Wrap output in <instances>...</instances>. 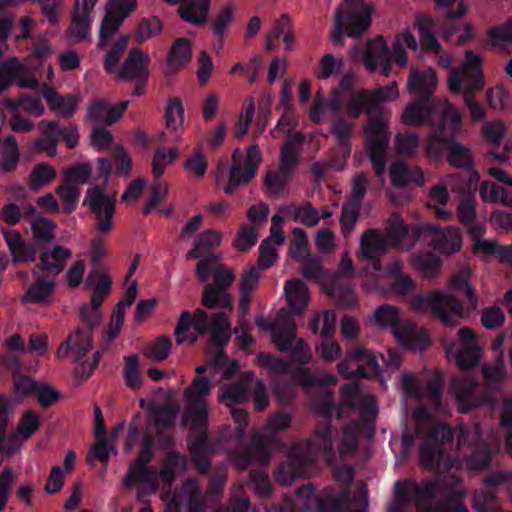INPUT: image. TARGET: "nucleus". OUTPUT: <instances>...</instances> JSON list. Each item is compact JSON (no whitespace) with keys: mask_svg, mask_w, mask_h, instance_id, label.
Here are the masks:
<instances>
[{"mask_svg":"<svg viewBox=\"0 0 512 512\" xmlns=\"http://www.w3.org/2000/svg\"><path fill=\"white\" fill-rule=\"evenodd\" d=\"M436 85L437 76L431 68L426 71H412L407 83L408 90L424 102L431 100Z\"/></svg>","mask_w":512,"mask_h":512,"instance_id":"bb28decb","label":"nucleus"},{"mask_svg":"<svg viewBox=\"0 0 512 512\" xmlns=\"http://www.w3.org/2000/svg\"><path fill=\"white\" fill-rule=\"evenodd\" d=\"M162 23L156 18L142 19L134 31V38L138 43H144L153 36H156L162 31Z\"/></svg>","mask_w":512,"mask_h":512,"instance_id":"e2e57ef3","label":"nucleus"},{"mask_svg":"<svg viewBox=\"0 0 512 512\" xmlns=\"http://www.w3.org/2000/svg\"><path fill=\"white\" fill-rule=\"evenodd\" d=\"M391 182L394 187L404 188L410 183L422 186L425 182L421 168L402 162H394L389 168Z\"/></svg>","mask_w":512,"mask_h":512,"instance_id":"c756f323","label":"nucleus"},{"mask_svg":"<svg viewBox=\"0 0 512 512\" xmlns=\"http://www.w3.org/2000/svg\"><path fill=\"white\" fill-rule=\"evenodd\" d=\"M330 132L335 137L343 157L347 159L351 154L350 138L354 132V123L346 120L343 114L334 115L330 123Z\"/></svg>","mask_w":512,"mask_h":512,"instance_id":"473e14b6","label":"nucleus"},{"mask_svg":"<svg viewBox=\"0 0 512 512\" xmlns=\"http://www.w3.org/2000/svg\"><path fill=\"white\" fill-rule=\"evenodd\" d=\"M178 156L179 150L176 147L156 149L151 161L152 175L155 178L162 177L165 170L174 163Z\"/></svg>","mask_w":512,"mask_h":512,"instance_id":"de8ad7c7","label":"nucleus"},{"mask_svg":"<svg viewBox=\"0 0 512 512\" xmlns=\"http://www.w3.org/2000/svg\"><path fill=\"white\" fill-rule=\"evenodd\" d=\"M472 507L476 512H500V501L493 490H476L472 495Z\"/></svg>","mask_w":512,"mask_h":512,"instance_id":"603ef678","label":"nucleus"},{"mask_svg":"<svg viewBox=\"0 0 512 512\" xmlns=\"http://www.w3.org/2000/svg\"><path fill=\"white\" fill-rule=\"evenodd\" d=\"M461 123L462 119L459 111L455 107L449 105L445 108L442 114L437 130L442 133H446V135H453V138H455L460 130Z\"/></svg>","mask_w":512,"mask_h":512,"instance_id":"bf43d9fd","label":"nucleus"},{"mask_svg":"<svg viewBox=\"0 0 512 512\" xmlns=\"http://www.w3.org/2000/svg\"><path fill=\"white\" fill-rule=\"evenodd\" d=\"M411 306L420 312L430 310L447 327L457 326L458 318H464L465 315L464 305L458 298L438 291L431 292L427 296L414 295Z\"/></svg>","mask_w":512,"mask_h":512,"instance_id":"6e6552de","label":"nucleus"},{"mask_svg":"<svg viewBox=\"0 0 512 512\" xmlns=\"http://www.w3.org/2000/svg\"><path fill=\"white\" fill-rule=\"evenodd\" d=\"M4 237L15 261L34 260V249L23 243L18 232L13 230L4 231Z\"/></svg>","mask_w":512,"mask_h":512,"instance_id":"09e8293b","label":"nucleus"},{"mask_svg":"<svg viewBox=\"0 0 512 512\" xmlns=\"http://www.w3.org/2000/svg\"><path fill=\"white\" fill-rule=\"evenodd\" d=\"M395 339L400 346L415 351H424L431 345L427 330L409 321L395 332Z\"/></svg>","mask_w":512,"mask_h":512,"instance_id":"5701e85b","label":"nucleus"},{"mask_svg":"<svg viewBox=\"0 0 512 512\" xmlns=\"http://www.w3.org/2000/svg\"><path fill=\"white\" fill-rule=\"evenodd\" d=\"M208 162L201 150H196L184 162L185 171L194 179L200 180L207 172Z\"/></svg>","mask_w":512,"mask_h":512,"instance_id":"680f3d73","label":"nucleus"},{"mask_svg":"<svg viewBox=\"0 0 512 512\" xmlns=\"http://www.w3.org/2000/svg\"><path fill=\"white\" fill-rule=\"evenodd\" d=\"M315 491L310 482L296 488V499L290 495V512H345L349 509L348 489L336 491L333 487H326L321 496L315 495Z\"/></svg>","mask_w":512,"mask_h":512,"instance_id":"20e7f679","label":"nucleus"},{"mask_svg":"<svg viewBox=\"0 0 512 512\" xmlns=\"http://www.w3.org/2000/svg\"><path fill=\"white\" fill-rule=\"evenodd\" d=\"M184 106L180 98L169 99L165 105V124L169 130L179 131L184 128Z\"/></svg>","mask_w":512,"mask_h":512,"instance_id":"8fccbe9b","label":"nucleus"},{"mask_svg":"<svg viewBox=\"0 0 512 512\" xmlns=\"http://www.w3.org/2000/svg\"><path fill=\"white\" fill-rule=\"evenodd\" d=\"M42 95L46 100L49 109L57 116L64 118L73 116L80 102V97L78 95H60L47 84L42 87Z\"/></svg>","mask_w":512,"mask_h":512,"instance_id":"393cba45","label":"nucleus"},{"mask_svg":"<svg viewBox=\"0 0 512 512\" xmlns=\"http://www.w3.org/2000/svg\"><path fill=\"white\" fill-rule=\"evenodd\" d=\"M288 141L282 144L281 160L279 164L271 165L265 176V191L270 197H280L284 194L288 183Z\"/></svg>","mask_w":512,"mask_h":512,"instance_id":"6ab92c4d","label":"nucleus"},{"mask_svg":"<svg viewBox=\"0 0 512 512\" xmlns=\"http://www.w3.org/2000/svg\"><path fill=\"white\" fill-rule=\"evenodd\" d=\"M440 491L438 479H425L418 484L413 479H406L404 483L397 480L394 484V500L389 506V512H402L403 508L414 501L418 512H437L434 501Z\"/></svg>","mask_w":512,"mask_h":512,"instance_id":"423d86ee","label":"nucleus"},{"mask_svg":"<svg viewBox=\"0 0 512 512\" xmlns=\"http://www.w3.org/2000/svg\"><path fill=\"white\" fill-rule=\"evenodd\" d=\"M387 246V239L384 233L377 229H368L361 236L358 257L375 261L374 269L378 270V259L386 253Z\"/></svg>","mask_w":512,"mask_h":512,"instance_id":"412c9836","label":"nucleus"},{"mask_svg":"<svg viewBox=\"0 0 512 512\" xmlns=\"http://www.w3.org/2000/svg\"><path fill=\"white\" fill-rule=\"evenodd\" d=\"M192 51L186 38L177 39L167 56L166 76H173L183 69L191 60Z\"/></svg>","mask_w":512,"mask_h":512,"instance_id":"7c9ffc66","label":"nucleus"},{"mask_svg":"<svg viewBox=\"0 0 512 512\" xmlns=\"http://www.w3.org/2000/svg\"><path fill=\"white\" fill-rule=\"evenodd\" d=\"M359 385L357 383L344 384L340 388L342 403L336 409L333 393L323 391L313 402V408L324 418L317 424L312 438L307 442V453L298 454L296 444L290 442V483L296 478H308L316 469V457L323 455L327 460L335 456L334 435L331 419L336 412V418L342 419L346 410H353L357 406Z\"/></svg>","mask_w":512,"mask_h":512,"instance_id":"f257e3e1","label":"nucleus"},{"mask_svg":"<svg viewBox=\"0 0 512 512\" xmlns=\"http://www.w3.org/2000/svg\"><path fill=\"white\" fill-rule=\"evenodd\" d=\"M260 162L261 153L256 146L249 147L246 153L235 149L229 171L225 172L222 168L217 170L216 185L221 187L225 194H232L239 186L255 177Z\"/></svg>","mask_w":512,"mask_h":512,"instance_id":"0eeeda50","label":"nucleus"},{"mask_svg":"<svg viewBox=\"0 0 512 512\" xmlns=\"http://www.w3.org/2000/svg\"><path fill=\"white\" fill-rule=\"evenodd\" d=\"M174 333L178 344L194 343L197 341V334L210 333L212 341L222 345L230 338L231 324L228 315L224 312L209 317L201 309L195 310L193 315L188 311H183Z\"/></svg>","mask_w":512,"mask_h":512,"instance_id":"7ed1b4c3","label":"nucleus"},{"mask_svg":"<svg viewBox=\"0 0 512 512\" xmlns=\"http://www.w3.org/2000/svg\"><path fill=\"white\" fill-rule=\"evenodd\" d=\"M466 86H474V89H482L484 86L482 59L471 50L465 52L461 70L452 72L448 77L451 93L459 94Z\"/></svg>","mask_w":512,"mask_h":512,"instance_id":"2eb2a0df","label":"nucleus"},{"mask_svg":"<svg viewBox=\"0 0 512 512\" xmlns=\"http://www.w3.org/2000/svg\"><path fill=\"white\" fill-rule=\"evenodd\" d=\"M34 277L36 281L28 288L23 300L32 303H49L55 288L54 282L42 274Z\"/></svg>","mask_w":512,"mask_h":512,"instance_id":"ea45409f","label":"nucleus"},{"mask_svg":"<svg viewBox=\"0 0 512 512\" xmlns=\"http://www.w3.org/2000/svg\"><path fill=\"white\" fill-rule=\"evenodd\" d=\"M196 274L202 280L206 281L212 274L215 283L213 285L227 290L235 280V275L231 268L219 263L216 255H210L198 262Z\"/></svg>","mask_w":512,"mask_h":512,"instance_id":"aec40b11","label":"nucleus"},{"mask_svg":"<svg viewBox=\"0 0 512 512\" xmlns=\"http://www.w3.org/2000/svg\"><path fill=\"white\" fill-rule=\"evenodd\" d=\"M255 103L254 100L248 98L244 101L242 109L239 113L238 120L235 125L234 135L236 138H242L248 132L250 124L254 118Z\"/></svg>","mask_w":512,"mask_h":512,"instance_id":"69168bd1","label":"nucleus"},{"mask_svg":"<svg viewBox=\"0 0 512 512\" xmlns=\"http://www.w3.org/2000/svg\"><path fill=\"white\" fill-rule=\"evenodd\" d=\"M116 199L117 191H108L105 185H94L86 191L83 204L94 214V228L101 235H106L112 230Z\"/></svg>","mask_w":512,"mask_h":512,"instance_id":"9d476101","label":"nucleus"},{"mask_svg":"<svg viewBox=\"0 0 512 512\" xmlns=\"http://www.w3.org/2000/svg\"><path fill=\"white\" fill-rule=\"evenodd\" d=\"M13 82L20 88L36 90L39 82L27 65L16 57H9L0 64V93Z\"/></svg>","mask_w":512,"mask_h":512,"instance_id":"dca6fc26","label":"nucleus"},{"mask_svg":"<svg viewBox=\"0 0 512 512\" xmlns=\"http://www.w3.org/2000/svg\"><path fill=\"white\" fill-rule=\"evenodd\" d=\"M372 8L365 0H344L335 10L333 29L330 40L335 45H342L345 36L358 38L371 25Z\"/></svg>","mask_w":512,"mask_h":512,"instance_id":"39448f33","label":"nucleus"},{"mask_svg":"<svg viewBox=\"0 0 512 512\" xmlns=\"http://www.w3.org/2000/svg\"><path fill=\"white\" fill-rule=\"evenodd\" d=\"M55 177L56 171L52 166L47 163H38L29 175V186L31 189L37 190L48 185Z\"/></svg>","mask_w":512,"mask_h":512,"instance_id":"6e6d98bb","label":"nucleus"},{"mask_svg":"<svg viewBox=\"0 0 512 512\" xmlns=\"http://www.w3.org/2000/svg\"><path fill=\"white\" fill-rule=\"evenodd\" d=\"M310 294L306 284L296 278L290 279V363L297 362L301 365L307 364L312 355L310 348L303 341L299 340L292 346V342L296 338L297 327L296 323L292 320L293 315L302 314L309 303Z\"/></svg>","mask_w":512,"mask_h":512,"instance_id":"1a4fd4ad","label":"nucleus"},{"mask_svg":"<svg viewBox=\"0 0 512 512\" xmlns=\"http://www.w3.org/2000/svg\"><path fill=\"white\" fill-rule=\"evenodd\" d=\"M223 242V233L217 229H206L200 233L195 241L190 257L198 258L203 254L218 248Z\"/></svg>","mask_w":512,"mask_h":512,"instance_id":"37998d69","label":"nucleus"},{"mask_svg":"<svg viewBox=\"0 0 512 512\" xmlns=\"http://www.w3.org/2000/svg\"><path fill=\"white\" fill-rule=\"evenodd\" d=\"M246 399V387L243 384L223 385L218 394V400L231 409L233 419L236 421L237 430L241 431L246 419V412L236 408Z\"/></svg>","mask_w":512,"mask_h":512,"instance_id":"4be33fe9","label":"nucleus"},{"mask_svg":"<svg viewBox=\"0 0 512 512\" xmlns=\"http://www.w3.org/2000/svg\"><path fill=\"white\" fill-rule=\"evenodd\" d=\"M237 6L233 2H227L213 21V32L218 38H222L228 30L236 14Z\"/></svg>","mask_w":512,"mask_h":512,"instance_id":"052dcab7","label":"nucleus"},{"mask_svg":"<svg viewBox=\"0 0 512 512\" xmlns=\"http://www.w3.org/2000/svg\"><path fill=\"white\" fill-rule=\"evenodd\" d=\"M128 36L119 37L112 45L110 50L108 51L105 60L104 67L109 74H113L117 77V72H119L120 68L117 67V64L123 54V52L127 48L128 44Z\"/></svg>","mask_w":512,"mask_h":512,"instance_id":"13d9d810","label":"nucleus"},{"mask_svg":"<svg viewBox=\"0 0 512 512\" xmlns=\"http://www.w3.org/2000/svg\"><path fill=\"white\" fill-rule=\"evenodd\" d=\"M470 271L461 270L458 273L451 276L449 280L448 288L451 291L465 292V296L468 300V308H464L465 316L469 315L471 311L475 310L478 306V297L475 294L474 288L469 283Z\"/></svg>","mask_w":512,"mask_h":512,"instance_id":"58836bf2","label":"nucleus"},{"mask_svg":"<svg viewBox=\"0 0 512 512\" xmlns=\"http://www.w3.org/2000/svg\"><path fill=\"white\" fill-rule=\"evenodd\" d=\"M391 56V51L383 36H376L367 43L363 58L366 68L373 72L380 65V60H387Z\"/></svg>","mask_w":512,"mask_h":512,"instance_id":"4c0bfd02","label":"nucleus"},{"mask_svg":"<svg viewBox=\"0 0 512 512\" xmlns=\"http://www.w3.org/2000/svg\"><path fill=\"white\" fill-rule=\"evenodd\" d=\"M285 216V209H279L272 217L271 235L269 239L265 240L259 247L260 256L258 266L260 269L269 268L277 258V252L272 243L275 245H281L285 240L282 231L285 223Z\"/></svg>","mask_w":512,"mask_h":512,"instance_id":"a211bd4d","label":"nucleus"},{"mask_svg":"<svg viewBox=\"0 0 512 512\" xmlns=\"http://www.w3.org/2000/svg\"><path fill=\"white\" fill-rule=\"evenodd\" d=\"M171 347L172 342L169 338L159 337L146 346L144 353L150 360L161 362L168 357Z\"/></svg>","mask_w":512,"mask_h":512,"instance_id":"338daca9","label":"nucleus"},{"mask_svg":"<svg viewBox=\"0 0 512 512\" xmlns=\"http://www.w3.org/2000/svg\"><path fill=\"white\" fill-rule=\"evenodd\" d=\"M371 93L378 115L371 118L364 128L365 148L376 175H381L384 173L386 165L385 152L389 143V132L379 104L393 101L399 96L397 82L394 81L387 86L378 87Z\"/></svg>","mask_w":512,"mask_h":512,"instance_id":"f03ea898","label":"nucleus"},{"mask_svg":"<svg viewBox=\"0 0 512 512\" xmlns=\"http://www.w3.org/2000/svg\"><path fill=\"white\" fill-rule=\"evenodd\" d=\"M255 322L259 330L271 332L273 342L279 350L285 351L288 348L287 330L284 326L270 323L261 316L257 317Z\"/></svg>","mask_w":512,"mask_h":512,"instance_id":"5fc2aeb1","label":"nucleus"},{"mask_svg":"<svg viewBox=\"0 0 512 512\" xmlns=\"http://www.w3.org/2000/svg\"><path fill=\"white\" fill-rule=\"evenodd\" d=\"M258 238L257 229L249 225H241L234 240L233 246L242 252L250 250L255 246Z\"/></svg>","mask_w":512,"mask_h":512,"instance_id":"774afa93","label":"nucleus"},{"mask_svg":"<svg viewBox=\"0 0 512 512\" xmlns=\"http://www.w3.org/2000/svg\"><path fill=\"white\" fill-rule=\"evenodd\" d=\"M152 452L147 443H145L138 459L133 463L125 478L124 484L126 488L130 489L136 483H147L150 485V490L155 491L156 487L152 483L153 475L146 469V464L151 460Z\"/></svg>","mask_w":512,"mask_h":512,"instance_id":"cd10ccee","label":"nucleus"},{"mask_svg":"<svg viewBox=\"0 0 512 512\" xmlns=\"http://www.w3.org/2000/svg\"><path fill=\"white\" fill-rule=\"evenodd\" d=\"M452 391L460 413H468L487 402V395L478 389L477 381L468 378H455Z\"/></svg>","mask_w":512,"mask_h":512,"instance_id":"f3484780","label":"nucleus"},{"mask_svg":"<svg viewBox=\"0 0 512 512\" xmlns=\"http://www.w3.org/2000/svg\"><path fill=\"white\" fill-rule=\"evenodd\" d=\"M0 170H13L19 160L18 145L12 136H6L0 139Z\"/></svg>","mask_w":512,"mask_h":512,"instance_id":"3c124183","label":"nucleus"},{"mask_svg":"<svg viewBox=\"0 0 512 512\" xmlns=\"http://www.w3.org/2000/svg\"><path fill=\"white\" fill-rule=\"evenodd\" d=\"M446 161L450 166L465 171H471L475 166L471 149L457 142L455 138L447 147Z\"/></svg>","mask_w":512,"mask_h":512,"instance_id":"e433bc0d","label":"nucleus"},{"mask_svg":"<svg viewBox=\"0 0 512 512\" xmlns=\"http://www.w3.org/2000/svg\"><path fill=\"white\" fill-rule=\"evenodd\" d=\"M72 253L62 246H55L41 255V263L33 271L34 275L42 274L46 277L57 275L64 267Z\"/></svg>","mask_w":512,"mask_h":512,"instance_id":"a878e982","label":"nucleus"},{"mask_svg":"<svg viewBox=\"0 0 512 512\" xmlns=\"http://www.w3.org/2000/svg\"><path fill=\"white\" fill-rule=\"evenodd\" d=\"M92 17L70 14V24L65 32V39L70 44L91 40Z\"/></svg>","mask_w":512,"mask_h":512,"instance_id":"f704fd0d","label":"nucleus"},{"mask_svg":"<svg viewBox=\"0 0 512 512\" xmlns=\"http://www.w3.org/2000/svg\"><path fill=\"white\" fill-rule=\"evenodd\" d=\"M431 113L430 101L424 102V100L418 99V101L407 105L401 118L407 125H421L430 117Z\"/></svg>","mask_w":512,"mask_h":512,"instance_id":"a18cd8bd","label":"nucleus"},{"mask_svg":"<svg viewBox=\"0 0 512 512\" xmlns=\"http://www.w3.org/2000/svg\"><path fill=\"white\" fill-rule=\"evenodd\" d=\"M373 317L377 326L390 328L394 337L395 332L400 330L402 325L406 323V321H402L400 318L399 308L389 304H383L377 307Z\"/></svg>","mask_w":512,"mask_h":512,"instance_id":"a19ab883","label":"nucleus"},{"mask_svg":"<svg viewBox=\"0 0 512 512\" xmlns=\"http://www.w3.org/2000/svg\"><path fill=\"white\" fill-rule=\"evenodd\" d=\"M150 56L141 49H131L117 77L120 79H144L149 74Z\"/></svg>","mask_w":512,"mask_h":512,"instance_id":"b1692460","label":"nucleus"},{"mask_svg":"<svg viewBox=\"0 0 512 512\" xmlns=\"http://www.w3.org/2000/svg\"><path fill=\"white\" fill-rule=\"evenodd\" d=\"M211 0H188L180 8L181 18L194 25L206 22Z\"/></svg>","mask_w":512,"mask_h":512,"instance_id":"79ce46f5","label":"nucleus"},{"mask_svg":"<svg viewBox=\"0 0 512 512\" xmlns=\"http://www.w3.org/2000/svg\"><path fill=\"white\" fill-rule=\"evenodd\" d=\"M453 135H446L441 131L435 130L428 137L425 145V152L429 159L438 162L443 158L444 152L451 144Z\"/></svg>","mask_w":512,"mask_h":512,"instance_id":"49530a36","label":"nucleus"},{"mask_svg":"<svg viewBox=\"0 0 512 512\" xmlns=\"http://www.w3.org/2000/svg\"><path fill=\"white\" fill-rule=\"evenodd\" d=\"M346 111L353 120L358 119L362 113L369 117L378 115L373 103L372 93L367 89H361L352 95L346 104Z\"/></svg>","mask_w":512,"mask_h":512,"instance_id":"72a5a7b5","label":"nucleus"},{"mask_svg":"<svg viewBox=\"0 0 512 512\" xmlns=\"http://www.w3.org/2000/svg\"><path fill=\"white\" fill-rule=\"evenodd\" d=\"M211 382L204 377H197L184 392L185 423L194 429L200 428L207 419V406L205 399L210 394Z\"/></svg>","mask_w":512,"mask_h":512,"instance_id":"ddd939ff","label":"nucleus"},{"mask_svg":"<svg viewBox=\"0 0 512 512\" xmlns=\"http://www.w3.org/2000/svg\"><path fill=\"white\" fill-rule=\"evenodd\" d=\"M86 283L93 289L92 297L102 302L110 293L112 286L110 277L103 271H94L90 273L87 277Z\"/></svg>","mask_w":512,"mask_h":512,"instance_id":"864d4df0","label":"nucleus"},{"mask_svg":"<svg viewBox=\"0 0 512 512\" xmlns=\"http://www.w3.org/2000/svg\"><path fill=\"white\" fill-rule=\"evenodd\" d=\"M436 5L445 9L447 22L443 37L451 39L459 31V25L454 20L461 18L466 13V6L462 0H436Z\"/></svg>","mask_w":512,"mask_h":512,"instance_id":"c9c22d12","label":"nucleus"},{"mask_svg":"<svg viewBox=\"0 0 512 512\" xmlns=\"http://www.w3.org/2000/svg\"><path fill=\"white\" fill-rule=\"evenodd\" d=\"M468 446L467 465L472 470H481L491 463L490 444L482 439L480 424L474 423L471 428L461 427L458 434V446Z\"/></svg>","mask_w":512,"mask_h":512,"instance_id":"4468645a","label":"nucleus"},{"mask_svg":"<svg viewBox=\"0 0 512 512\" xmlns=\"http://www.w3.org/2000/svg\"><path fill=\"white\" fill-rule=\"evenodd\" d=\"M201 302L207 308H223L229 311L233 308L231 295L225 289L213 284L204 287Z\"/></svg>","mask_w":512,"mask_h":512,"instance_id":"c03bdc74","label":"nucleus"},{"mask_svg":"<svg viewBox=\"0 0 512 512\" xmlns=\"http://www.w3.org/2000/svg\"><path fill=\"white\" fill-rule=\"evenodd\" d=\"M331 295L336 299L337 306L342 309L353 310L358 306V300L351 285L334 286Z\"/></svg>","mask_w":512,"mask_h":512,"instance_id":"0e129e2a","label":"nucleus"},{"mask_svg":"<svg viewBox=\"0 0 512 512\" xmlns=\"http://www.w3.org/2000/svg\"><path fill=\"white\" fill-rule=\"evenodd\" d=\"M91 343V329L78 328L68 336L67 342L62 344L56 352L58 358H64L71 352L77 362L75 373L81 379L89 377L99 361L98 352L94 353L91 359L84 360L91 349Z\"/></svg>","mask_w":512,"mask_h":512,"instance_id":"9b49d317","label":"nucleus"},{"mask_svg":"<svg viewBox=\"0 0 512 512\" xmlns=\"http://www.w3.org/2000/svg\"><path fill=\"white\" fill-rule=\"evenodd\" d=\"M444 455L445 449L426 437L419 449L420 465L429 470L450 468L452 463L450 459L445 462Z\"/></svg>","mask_w":512,"mask_h":512,"instance_id":"c85d7f7f","label":"nucleus"},{"mask_svg":"<svg viewBox=\"0 0 512 512\" xmlns=\"http://www.w3.org/2000/svg\"><path fill=\"white\" fill-rule=\"evenodd\" d=\"M8 106L17 112L20 108L26 113L35 117H40L44 114V105L38 97L23 94L16 100H10Z\"/></svg>","mask_w":512,"mask_h":512,"instance_id":"4d7b16f0","label":"nucleus"},{"mask_svg":"<svg viewBox=\"0 0 512 512\" xmlns=\"http://www.w3.org/2000/svg\"><path fill=\"white\" fill-rule=\"evenodd\" d=\"M416 225L409 228L402 219L397 216L391 217L385 228V237L387 244L394 247H400L403 241L407 240L405 247L410 249L418 240H414L412 236V229Z\"/></svg>","mask_w":512,"mask_h":512,"instance_id":"2f4dec72","label":"nucleus"},{"mask_svg":"<svg viewBox=\"0 0 512 512\" xmlns=\"http://www.w3.org/2000/svg\"><path fill=\"white\" fill-rule=\"evenodd\" d=\"M412 236L414 240L430 237L429 244L443 255L456 253L462 248V234L455 226L441 229L436 223L419 224L412 229Z\"/></svg>","mask_w":512,"mask_h":512,"instance_id":"f8f14e48","label":"nucleus"}]
</instances>
